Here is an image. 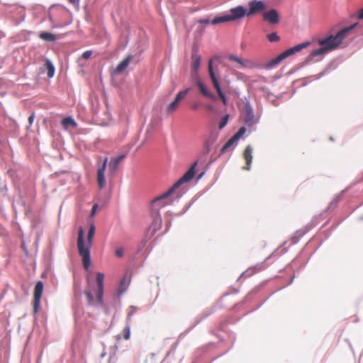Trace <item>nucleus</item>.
<instances>
[{"mask_svg":"<svg viewBox=\"0 0 363 363\" xmlns=\"http://www.w3.org/2000/svg\"><path fill=\"white\" fill-rule=\"evenodd\" d=\"M358 23L340 30L335 35H330L325 38L319 39L320 48L313 50L307 57L308 61H313L317 57H322L323 55L335 50L342 43L347 34L354 28L357 27Z\"/></svg>","mask_w":363,"mask_h":363,"instance_id":"obj_1","label":"nucleus"},{"mask_svg":"<svg viewBox=\"0 0 363 363\" xmlns=\"http://www.w3.org/2000/svg\"><path fill=\"white\" fill-rule=\"evenodd\" d=\"M183 183H174L167 191L156 197L151 202L152 213H159L160 209L170 203L174 199L182 195L181 185Z\"/></svg>","mask_w":363,"mask_h":363,"instance_id":"obj_2","label":"nucleus"},{"mask_svg":"<svg viewBox=\"0 0 363 363\" xmlns=\"http://www.w3.org/2000/svg\"><path fill=\"white\" fill-rule=\"evenodd\" d=\"M104 274L103 273H97L96 280V288L94 291V297L92 296V303L96 307L108 313V307L104 300Z\"/></svg>","mask_w":363,"mask_h":363,"instance_id":"obj_3","label":"nucleus"},{"mask_svg":"<svg viewBox=\"0 0 363 363\" xmlns=\"http://www.w3.org/2000/svg\"><path fill=\"white\" fill-rule=\"evenodd\" d=\"M246 9L242 6H238L230 9L228 13H225L220 16H217L211 21L212 25L229 22L241 19L245 16Z\"/></svg>","mask_w":363,"mask_h":363,"instance_id":"obj_4","label":"nucleus"},{"mask_svg":"<svg viewBox=\"0 0 363 363\" xmlns=\"http://www.w3.org/2000/svg\"><path fill=\"white\" fill-rule=\"evenodd\" d=\"M83 229L82 227L79 229L78 239H77V248L79 255L82 257L83 266L84 269L88 271L90 260H89V250L84 247V239H83Z\"/></svg>","mask_w":363,"mask_h":363,"instance_id":"obj_5","label":"nucleus"},{"mask_svg":"<svg viewBox=\"0 0 363 363\" xmlns=\"http://www.w3.org/2000/svg\"><path fill=\"white\" fill-rule=\"evenodd\" d=\"M259 121V118H256L252 105L247 102L245 106L243 123L250 131L255 130V125Z\"/></svg>","mask_w":363,"mask_h":363,"instance_id":"obj_6","label":"nucleus"},{"mask_svg":"<svg viewBox=\"0 0 363 363\" xmlns=\"http://www.w3.org/2000/svg\"><path fill=\"white\" fill-rule=\"evenodd\" d=\"M43 291V283L41 281H38L35 286L33 306V313L36 314L38 312L40 306V299Z\"/></svg>","mask_w":363,"mask_h":363,"instance_id":"obj_7","label":"nucleus"},{"mask_svg":"<svg viewBox=\"0 0 363 363\" xmlns=\"http://www.w3.org/2000/svg\"><path fill=\"white\" fill-rule=\"evenodd\" d=\"M208 72H209V75L212 80L213 86L215 87L218 96L220 97L223 102L224 104H225L226 103V96L223 94V92L221 89V87L220 86L219 82H218V79L216 78V74L213 72L212 60H210L208 62Z\"/></svg>","mask_w":363,"mask_h":363,"instance_id":"obj_8","label":"nucleus"},{"mask_svg":"<svg viewBox=\"0 0 363 363\" xmlns=\"http://www.w3.org/2000/svg\"><path fill=\"white\" fill-rule=\"evenodd\" d=\"M266 6L262 1L252 0L249 2V10L247 15H253L265 10Z\"/></svg>","mask_w":363,"mask_h":363,"instance_id":"obj_9","label":"nucleus"},{"mask_svg":"<svg viewBox=\"0 0 363 363\" xmlns=\"http://www.w3.org/2000/svg\"><path fill=\"white\" fill-rule=\"evenodd\" d=\"M152 222L148 228L151 235H154L162 227V218L159 213H152Z\"/></svg>","mask_w":363,"mask_h":363,"instance_id":"obj_10","label":"nucleus"},{"mask_svg":"<svg viewBox=\"0 0 363 363\" xmlns=\"http://www.w3.org/2000/svg\"><path fill=\"white\" fill-rule=\"evenodd\" d=\"M198 161L196 160L189 168V169L177 182H191L196 174Z\"/></svg>","mask_w":363,"mask_h":363,"instance_id":"obj_11","label":"nucleus"},{"mask_svg":"<svg viewBox=\"0 0 363 363\" xmlns=\"http://www.w3.org/2000/svg\"><path fill=\"white\" fill-rule=\"evenodd\" d=\"M132 59V55L130 54L127 55L114 69L113 71V74L118 75L122 74L126 69Z\"/></svg>","mask_w":363,"mask_h":363,"instance_id":"obj_12","label":"nucleus"},{"mask_svg":"<svg viewBox=\"0 0 363 363\" xmlns=\"http://www.w3.org/2000/svg\"><path fill=\"white\" fill-rule=\"evenodd\" d=\"M263 19L272 24H276L279 22L278 12L275 9H271L264 13Z\"/></svg>","mask_w":363,"mask_h":363,"instance_id":"obj_13","label":"nucleus"},{"mask_svg":"<svg viewBox=\"0 0 363 363\" xmlns=\"http://www.w3.org/2000/svg\"><path fill=\"white\" fill-rule=\"evenodd\" d=\"M310 42H303L302 43L298 44L292 48H290L289 49H287L286 50L284 51V55L286 57L302 50L303 49L307 48L310 45Z\"/></svg>","mask_w":363,"mask_h":363,"instance_id":"obj_14","label":"nucleus"},{"mask_svg":"<svg viewBox=\"0 0 363 363\" xmlns=\"http://www.w3.org/2000/svg\"><path fill=\"white\" fill-rule=\"evenodd\" d=\"M252 151L253 149L251 145H247L244 151L243 157L246 162V167L245 169L249 170L250 169V165L252 161Z\"/></svg>","mask_w":363,"mask_h":363,"instance_id":"obj_15","label":"nucleus"},{"mask_svg":"<svg viewBox=\"0 0 363 363\" xmlns=\"http://www.w3.org/2000/svg\"><path fill=\"white\" fill-rule=\"evenodd\" d=\"M218 136V133L216 131H212L208 139L205 142V149H206V153H209L211 150V146L214 144V143L216 141Z\"/></svg>","mask_w":363,"mask_h":363,"instance_id":"obj_16","label":"nucleus"},{"mask_svg":"<svg viewBox=\"0 0 363 363\" xmlns=\"http://www.w3.org/2000/svg\"><path fill=\"white\" fill-rule=\"evenodd\" d=\"M286 57L284 55V52H283L278 56H277L275 58L272 59V60L269 61L266 65L267 69H272L275 67H277L283 60L286 59Z\"/></svg>","mask_w":363,"mask_h":363,"instance_id":"obj_17","label":"nucleus"},{"mask_svg":"<svg viewBox=\"0 0 363 363\" xmlns=\"http://www.w3.org/2000/svg\"><path fill=\"white\" fill-rule=\"evenodd\" d=\"M101 162L102 164L98 168L97 182H104V171L106 167L107 158H101Z\"/></svg>","mask_w":363,"mask_h":363,"instance_id":"obj_18","label":"nucleus"},{"mask_svg":"<svg viewBox=\"0 0 363 363\" xmlns=\"http://www.w3.org/2000/svg\"><path fill=\"white\" fill-rule=\"evenodd\" d=\"M61 124L64 129L67 130L70 128H74L77 126V123L72 117H66L61 121Z\"/></svg>","mask_w":363,"mask_h":363,"instance_id":"obj_19","label":"nucleus"},{"mask_svg":"<svg viewBox=\"0 0 363 363\" xmlns=\"http://www.w3.org/2000/svg\"><path fill=\"white\" fill-rule=\"evenodd\" d=\"M197 86L199 89V90L201 91V94L206 96V97H208L211 99H216V96L213 94H212L211 91H209L207 88L205 86V85L201 82V81H198L197 82Z\"/></svg>","mask_w":363,"mask_h":363,"instance_id":"obj_20","label":"nucleus"},{"mask_svg":"<svg viewBox=\"0 0 363 363\" xmlns=\"http://www.w3.org/2000/svg\"><path fill=\"white\" fill-rule=\"evenodd\" d=\"M200 62H201V56L196 53H193L191 67H192V70L194 72H198L199 67H200Z\"/></svg>","mask_w":363,"mask_h":363,"instance_id":"obj_21","label":"nucleus"},{"mask_svg":"<svg viewBox=\"0 0 363 363\" xmlns=\"http://www.w3.org/2000/svg\"><path fill=\"white\" fill-rule=\"evenodd\" d=\"M238 140H237L233 135L224 144L220 150L221 154H223L228 149L232 146H235Z\"/></svg>","mask_w":363,"mask_h":363,"instance_id":"obj_22","label":"nucleus"},{"mask_svg":"<svg viewBox=\"0 0 363 363\" xmlns=\"http://www.w3.org/2000/svg\"><path fill=\"white\" fill-rule=\"evenodd\" d=\"M39 36L41 39L46 41L52 42L56 40L55 35L51 33L43 32L41 33Z\"/></svg>","mask_w":363,"mask_h":363,"instance_id":"obj_23","label":"nucleus"},{"mask_svg":"<svg viewBox=\"0 0 363 363\" xmlns=\"http://www.w3.org/2000/svg\"><path fill=\"white\" fill-rule=\"evenodd\" d=\"M45 67L48 69V77L52 78L55 74V67L50 60H47L45 62Z\"/></svg>","mask_w":363,"mask_h":363,"instance_id":"obj_24","label":"nucleus"},{"mask_svg":"<svg viewBox=\"0 0 363 363\" xmlns=\"http://www.w3.org/2000/svg\"><path fill=\"white\" fill-rule=\"evenodd\" d=\"M119 162L120 158H116L109 163L108 171L111 174H113L117 169Z\"/></svg>","mask_w":363,"mask_h":363,"instance_id":"obj_25","label":"nucleus"},{"mask_svg":"<svg viewBox=\"0 0 363 363\" xmlns=\"http://www.w3.org/2000/svg\"><path fill=\"white\" fill-rule=\"evenodd\" d=\"M189 91H190V88H186V89H184L183 91H180L176 95V97L174 99L179 103V101L187 95V94L189 92Z\"/></svg>","mask_w":363,"mask_h":363,"instance_id":"obj_26","label":"nucleus"},{"mask_svg":"<svg viewBox=\"0 0 363 363\" xmlns=\"http://www.w3.org/2000/svg\"><path fill=\"white\" fill-rule=\"evenodd\" d=\"M86 283H87V286L89 287V284H90V277H89V274H87V276H86ZM84 294L86 295L87 303H91V291H90V289L88 288L87 289H86L84 291Z\"/></svg>","mask_w":363,"mask_h":363,"instance_id":"obj_27","label":"nucleus"},{"mask_svg":"<svg viewBox=\"0 0 363 363\" xmlns=\"http://www.w3.org/2000/svg\"><path fill=\"white\" fill-rule=\"evenodd\" d=\"M247 127L244 125V126H241L238 132L233 135V137L237 140H239V139L245 133L247 130Z\"/></svg>","mask_w":363,"mask_h":363,"instance_id":"obj_28","label":"nucleus"},{"mask_svg":"<svg viewBox=\"0 0 363 363\" xmlns=\"http://www.w3.org/2000/svg\"><path fill=\"white\" fill-rule=\"evenodd\" d=\"M228 59L232 60V61L236 62L238 64H240V67H243L245 66L244 62L242 60V59L238 57H237V56H235L233 55H230L228 56Z\"/></svg>","mask_w":363,"mask_h":363,"instance_id":"obj_29","label":"nucleus"},{"mask_svg":"<svg viewBox=\"0 0 363 363\" xmlns=\"http://www.w3.org/2000/svg\"><path fill=\"white\" fill-rule=\"evenodd\" d=\"M123 337L125 340H128L130 338V325L128 324L123 330Z\"/></svg>","mask_w":363,"mask_h":363,"instance_id":"obj_30","label":"nucleus"},{"mask_svg":"<svg viewBox=\"0 0 363 363\" xmlns=\"http://www.w3.org/2000/svg\"><path fill=\"white\" fill-rule=\"evenodd\" d=\"M267 38H268V40H269L270 42H272V43L279 41V39H280V38H279V36L277 35V33H274H274H270V34H269V35H267Z\"/></svg>","mask_w":363,"mask_h":363,"instance_id":"obj_31","label":"nucleus"},{"mask_svg":"<svg viewBox=\"0 0 363 363\" xmlns=\"http://www.w3.org/2000/svg\"><path fill=\"white\" fill-rule=\"evenodd\" d=\"M228 118L229 116L228 114L222 118L218 125L219 129H223L227 125L228 122Z\"/></svg>","mask_w":363,"mask_h":363,"instance_id":"obj_32","label":"nucleus"},{"mask_svg":"<svg viewBox=\"0 0 363 363\" xmlns=\"http://www.w3.org/2000/svg\"><path fill=\"white\" fill-rule=\"evenodd\" d=\"M178 104H179V102L177 101L175 99L171 103L169 104V105L167 107V112L168 113H171L173 111H174L177 107L178 106Z\"/></svg>","mask_w":363,"mask_h":363,"instance_id":"obj_33","label":"nucleus"},{"mask_svg":"<svg viewBox=\"0 0 363 363\" xmlns=\"http://www.w3.org/2000/svg\"><path fill=\"white\" fill-rule=\"evenodd\" d=\"M104 206V204H101V205H99L98 203H95L94 205L92 206V211H91V213H92V216L95 214L96 211L98 210V209H101Z\"/></svg>","mask_w":363,"mask_h":363,"instance_id":"obj_34","label":"nucleus"},{"mask_svg":"<svg viewBox=\"0 0 363 363\" xmlns=\"http://www.w3.org/2000/svg\"><path fill=\"white\" fill-rule=\"evenodd\" d=\"M89 57H91V50H87L83 53L82 58L79 60H87Z\"/></svg>","mask_w":363,"mask_h":363,"instance_id":"obj_35","label":"nucleus"},{"mask_svg":"<svg viewBox=\"0 0 363 363\" xmlns=\"http://www.w3.org/2000/svg\"><path fill=\"white\" fill-rule=\"evenodd\" d=\"M205 174H206V169H203L200 173H199V174L196 177V182H199L200 179H201Z\"/></svg>","mask_w":363,"mask_h":363,"instance_id":"obj_36","label":"nucleus"},{"mask_svg":"<svg viewBox=\"0 0 363 363\" xmlns=\"http://www.w3.org/2000/svg\"><path fill=\"white\" fill-rule=\"evenodd\" d=\"M201 24H209L211 23V21H210L209 18H202L199 20L198 21Z\"/></svg>","mask_w":363,"mask_h":363,"instance_id":"obj_37","label":"nucleus"},{"mask_svg":"<svg viewBox=\"0 0 363 363\" xmlns=\"http://www.w3.org/2000/svg\"><path fill=\"white\" fill-rule=\"evenodd\" d=\"M328 72H329L328 69H325L324 71H323L322 72H320L319 74L317 75V77H315V79H319L320 78H321L322 77H323L325 74H326Z\"/></svg>","mask_w":363,"mask_h":363,"instance_id":"obj_38","label":"nucleus"},{"mask_svg":"<svg viewBox=\"0 0 363 363\" xmlns=\"http://www.w3.org/2000/svg\"><path fill=\"white\" fill-rule=\"evenodd\" d=\"M357 19L363 20V8L359 10L357 13Z\"/></svg>","mask_w":363,"mask_h":363,"instance_id":"obj_39","label":"nucleus"},{"mask_svg":"<svg viewBox=\"0 0 363 363\" xmlns=\"http://www.w3.org/2000/svg\"><path fill=\"white\" fill-rule=\"evenodd\" d=\"M34 118H35V115L34 113H32L29 117H28V122H29V125H31L33 122V120H34Z\"/></svg>","mask_w":363,"mask_h":363,"instance_id":"obj_40","label":"nucleus"},{"mask_svg":"<svg viewBox=\"0 0 363 363\" xmlns=\"http://www.w3.org/2000/svg\"><path fill=\"white\" fill-rule=\"evenodd\" d=\"M116 255L118 257H122V255H123V250H122V249H118V250L116 251Z\"/></svg>","mask_w":363,"mask_h":363,"instance_id":"obj_41","label":"nucleus"},{"mask_svg":"<svg viewBox=\"0 0 363 363\" xmlns=\"http://www.w3.org/2000/svg\"><path fill=\"white\" fill-rule=\"evenodd\" d=\"M87 240L89 243H91V228L89 229L87 232Z\"/></svg>","mask_w":363,"mask_h":363,"instance_id":"obj_42","label":"nucleus"},{"mask_svg":"<svg viewBox=\"0 0 363 363\" xmlns=\"http://www.w3.org/2000/svg\"><path fill=\"white\" fill-rule=\"evenodd\" d=\"M79 0H69V3L74 5L77 4L79 3Z\"/></svg>","mask_w":363,"mask_h":363,"instance_id":"obj_43","label":"nucleus"},{"mask_svg":"<svg viewBox=\"0 0 363 363\" xmlns=\"http://www.w3.org/2000/svg\"><path fill=\"white\" fill-rule=\"evenodd\" d=\"M75 293H76V294H77V296H82V291H79V290H78L77 288H76V289H75Z\"/></svg>","mask_w":363,"mask_h":363,"instance_id":"obj_44","label":"nucleus"},{"mask_svg":"<svg viewBox=\"0 0 363 363\" xmlns=\"http://www.w3.org/2000/svg\"><path fill=\"white\" fill-rule=\"evenodd\" d=\"M104 184H105V183H102V182L99 183V188H100L101 189H102L104 188Z\"/></svg>","mask_w":363,"mask_h":363,"instance_id":"obj_45","label":"nucleus"},{"mask_svg":"<svg viewBox=\"0 0 363 363\" xmlns=\"http://www.w3.org/2000/svg\"><path fill=\"white\" fill-rule=\"evenodd\" d=\"M197 108H198V104H195L192 106V108H194V109H197Z\"/></svg>","mask_w":363,"mask_h":363,"instance_id":"obj_46","label":"nucleus"},{"mask_svg":"<svg viewBox=\"0 0 363 363\" xmlns=\"http://www.w3.org/2000/svg\"><path fill=\"white\" fill-rule=\"evenodd\" d=\"M94 230H95V228H94V226L92 225V230H91V232H92V236L94 235Z\"/></svg>","mask_w":363,"mask_h":363,"instance_id":"obj_47","label":"nucleus"},{"mask_svg":"<svg viewBox=\"0 0 363 363\" xmlns=\"http://www.w3.org/2000/svg\"><path fill=\"white\" fill-rule=\"evenodd\" d=\"M123 291V290L121 289V286L120 288H119V292L122 293Z\"/></svg>","mask_w":363,"mask_h":363,"instance_id":"obj_48","label":"nucleus"},{"mask_svg":"<svg viewBox=\"0 0 363 363\" xmlns=\"http://www.w3.org/2000/svg\"><path fill=\"white\" fill-rule=\"evenodd\" d=\"M118 158H120V161L123 158V156L118 157Z\"/></svg>","mask_w":363,"mask_h":363,"instance_id":"obj_49","label":"nucleus"},{"mask_svg":"<svg viewBox=\"0 0 363 363\" xmlns=\"http://www.w3.org/2000/svg\"><path fill=\"white\" fill-rule=\"evenodd\" d=\"M211 108H212V106H208V108H209V109H211Z\"/></svg>","mask_w":363,"mask_h":363,"instance_id":"obj_50","label":"nucleus"},{"mask_svg":"<svg viewBox=\"0 0 363 363\" xmlns=\"http://www.w3.org/2000/svg\"><path fill=\"white\" fill-rule=\"evenodd\" d=\"M130 314H129V317L128 318V320H130Z\"/></svg>","mask_w":363,"mask_h":363,"instance_id":"obj_51","label":"nucleus"},{"mask_svg":"<svg viewBox=\"0 0 363 363\" xmlns=\"http://www.w3.org/2000/svg\"><path fill=\"white\" fill-rule=\"evenodd\" d=\"M91 121H94V116H92V118H91Z\"/></svg>","mask_w":363,"mask_h":363,"instance_id":"obj_52","label":"nucleus"}]
</instances>
